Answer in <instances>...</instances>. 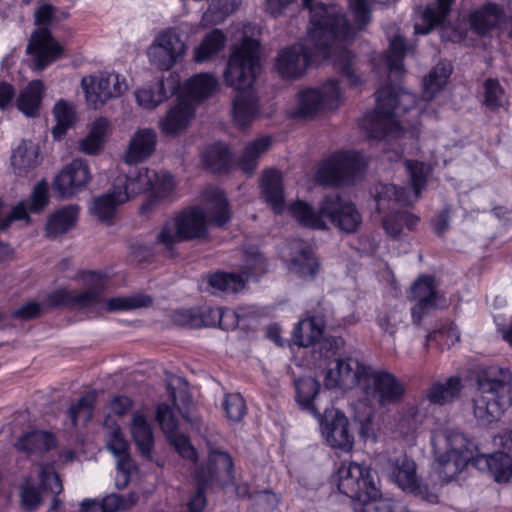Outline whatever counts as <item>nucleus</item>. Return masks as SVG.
Returning a JSON list of instances; mask_svg holds the SVG:
<instances>
[{
    "label": "nucleus",
    "mask_w": 512,
    "mask_h": 512,
    "mask_svg": "<svg viewBox=\"0 0 512 512\" xmlns=\"http://www.w3.org/2000/svg\"><path fill=\"white\" fill-rule=\"evenodd\" d=\"M448 61H440L425 77L422 99L394 85H387L376 92V107L360 120V127L369 139L383 141V151L388 161H397L408 148L407 141L414 147L420 129L417 119L426 115L422 102L432 100L447 84L452 73Z\"/></svg>",
    "instance_id": "f257e3e1"
},
{
    "label": "nucleus",
    "mask_w": 512,
    "mask_h": 512,
    "mask_svg": "<svg viewBox=\"0 0 512 512\" xmlns=\"http://www.w3.org/2000/svg\"><path fill=\"white\" fill-rule=\"evenodd\" d=\"M107 277L103 271H81L75 278L82 281L85 289L76 291L68 287H58L48 296V304L52 307L91 310L97 313L128 312L152 304V298L143 293L103 298Z\"/></svg>",
    "instance_id": "f03ea898"
},
{
    "label": "nucleus",
    "mask_w": 512,
    "mask_h": 512,
    "mask_svg": "<svg viewBox=\"0 0 512 512\" xmlns=\"http://www.w3.org/2000/svg\"><path fill=\"white\" fill-rule=\"evenodd\" d=\"M353 39L336 40L324 39L319 44L313 42L307 33L306 43H296L279 51L275 69L283 79H297L301 77L307 67L321 60H331L336 69L347 78L352 86L360 83V78L353 70L355 55L348 50L347 45Z\"/></svg>",
    "instance_id": "7ed1b4c3"
},
{
    "label": "nucleus",
    "mask_w": 512,
    "mask_h": 512,
    "mask_svg": "<svg viewBox=\"0 0 512 512\" xmlns=\"http://www.w3.org/2000/svg\"><path fill=\"white\" fill-rule=\"evenodd\" d=\"M260 43L256 39L244 38L234 45L224 71V80L229 87L238 90L233 100V120L238 127H246L259 112L258 100L251 90L261 69Z\"/></svg>",
    "instance_id": "20e7f679"
},
{
    "label": "nucleus",
    "mask_w": 512,
    "mask_h": 512,
    "mask_svg": "<svg viewBox=\"0 0 512 512\" xmlns=\"http://www.w3.org/2000/svg\"><path fill=\"white\" fill-rule=\"evenodd\" d=\"M205 212L197 206L183 210L171 222H167L157 240L173 253L174 244L180 240H193L205 238L208 234L206 217L217 227L226 225L231 219L228 200L223 191L217 187L209 186L202 194Z\"/></svg>",
    "instance_id": "39448f33"
},
{
    "label": "nucleus",
    "mask_w": 512,
    "mask_h": 512,
    "mask_svg": "<svg viewBox=\"0 0 512 512\" xmlns=\"http://www.w3.org/2000/svg\"><path fill=\"white\" fill-rule=\"evenodd\" d=\"M406 170L411 182L412 191L393 184L378 183L374 188V199L378 212L394 210L383 218V228L393 239H398L403 227L414 230L420 218L408 211L396 210L397 206H409L416 202L426 187L429 167L423 162L407 160Z\"/></svg>",
    "instance_id": "423d86ee"
},
{
    "label": "nucleus",
    "mask_w": 512,
    "mask_h": 512,
    "mask_svg": "<svg viewBox=\"0 0 512 512\" xmlns=\"http://www.w3.org/2000/svg\"><path fill=\"white\" fill-rule=\"evenodd\" d=\"M298 224L313 230H327V220L343 233H354L362 224L356 205L339 194L326 195L315 209L308 202L297 200L288 206Z\"/></svg>",
    "instance_id": "0eeeda50"
},
{
    "label": "nucleus",
    "mask_w": 512,
    "mask_h": 512,
    "mask_svg": "<svg viewBox=\"0 0 512 512\" xmlns=\"http://www.w3.org/2000/svg\"><path fill=\"white\" fill-rule=\"evenodd\" d=\"M478 391L472 399L473 414L482 423L497 420L512 405V373L491 366L477 376Z\"/></svg>",
    "instance_id": "6e6552de"
},
{
    "label": "nucleus",
    "mask_w": 512,
    "mask_h": 512,
    "mask_svg": "<svg viewBox=\"0 0 512 512\" xmlns=\"http://www.w3.org/2000/svg\"><path fill=\"white\" fill-rule=\"evenodd\" d=\"M313 0H303L304 7L310 12V39L319 44L322 39L343 40L354 39L355 29L349 23L342 8L336 4L317 3L312 4Z\"/></svg>",
    "instance_id": "1a4fd4ad"
},
{
    "label": "nucleus",
    "mask_w": 512,
    "mask_h": 512,
    "mask_svg": "<svg viewBox=\"0 0 512 512\" xmlns=\"http://www.w3.org/2000/svg\"><path fill=\"white\" fill-rule=\"evenodd\" d=\"M54 13L55 7L47 2L39 3L34 13L38 28L32 33L26 51L32 56V66L36 70H43L63 53V47L46 27L54 20Z\"/></svg>",
    "instance_id": "9d476101"
},
{
    "label": "nucleus",
    "mask_w": 512,
    "mask_h": 512,
    "mask_svg": "<svg viewBox=\"0 0 512 512\" xmlns=\"http://www.w3.org/2000/svg\"><path fill=\"white\" fill-rule=\"evenodd\" d=\"M437 461L442 466V473L453 476L462 471L473 458V443L461 432L446 429L433 437Z\"/></svg>",
    "instance_id": "9b49d317"
},
{
    "label": "nucleus",
    "mask_w": 512,
    "mask_h": 512,
    "mask_svg": "<svg viewBox=\"0 0 512 512\" xmlns=\"http://www.w3.org/2000/svg\"><path fill=\"white\" fill-rule=\"evenodd\" d=\"M366 167L367 161L360 152L339 151L320 163L315 179L322 185L348 183L360 176Z\"/></svg>",
    "instance_id": "f8f14e48"
},
{
    "label": "nucleus",
    "mask_w": 512,
    "mask_h": 512,
    "mask_svg": "<svg viewBox=\"0 0 512 512\" xmlns=\"http://www.w3.org/2000/svg\"><path fill=\"white\" fill-rule=\"evenodd\" d=\"M285 307L286 305L283 303L268 306L248 305L239 307L236 311H231L220 306L214 307L210 304H203L198 307L179 310L177 320H223L232 316L236 320L287 317L278 313V311L284 310Z\"/></svg>",
    "instance_id": "ddd939ff"
},
{
    "label": "nucleus",
    "mask_w": 512,
    "mask_h": 512,
    "mask_svg": "<svg viewBox=\"0 0 512 512\" xmlns=\"http://www.w3.org/2000/svg\"><path fill=\"white\" fill-rule=\"evenodd\" d=\"M404 383L393 373L371 366L361 382V393L381 408L400 403L405 395Z\"/></svg>",
    "instance_id": "4468645a"
},
{
    "label": "nucleus",
    "mask_w": 512,
    "mask_h": 512,
    "mask_svg": "<svg viewBox=\"0 0 512 512\" xmlns=\"http://www.w3.org/2000/svg\"><path fill=\"white\" fill-rule=\"evenodd\" d=\"M342 91L334 79H329L319 88H305L298 92V105L290 113L293 118H312L322 111L337 109L342 100Z\"/></svg>",
    "instance_id": "2eb2a0df"
},
{
    "label": "nucleus",
    "mask_w": 512,
    "mask_h": 512,
    "mask_svg": "<svg viewBox=\"0 0 512 512\" xmlns=\"http://www.w3.org/2000/svg\"><path fill=\"white\" fill-rule=\"evenodd\" d=\"M81 87L88 105L97 109L108 100L120 97L128 85L125 77L119 73L103 71L83 77Z\"/></svg>",
    "instance_id": "dca6fc26"
},
{
    "label": "nucleus",
    "mask_w": 512,
    "mask_h": 512,
    "mask_svg": "<svg viewBox=\"0 0 512 512\" xmlns=\"http://www.w3.org/2000/svg\"><path fill=\"white\" fill-rule=\"evenodd\" d=\"M186 44L174 28L160 31L147 48L151 65L161 71L172 69L185 55Z\"/></svg>",
    "instance_id": "f3484780"
},
{
    "label": "nucleus",
    "mask_w": 512,
    "mask_h": 512,
    "mask_svg": "<svg viewBox=\"0 0 512 512\" xmlns=\"http://www.w3.org/2000/svg\"><path fill=\"white\" fill-rule=\"evenodd\" d=\"M377 473L357 463H343L337 472V487L344 495L358 501L366 494H375Z\"/></svg>",
    "instance_id": "a211bd4d"
},
{
    "label": "nucleus",
    "mask_w": 512,
    "mask_h": 512,
    "mask_svg": "<svg viewBox=\"0 0 512 512\" xmlns=\"http://www.w3.org/2000/svg\"><path fill=\"white\" fill-rule=\"evenodd\" d=\"M410 298L415 302L411 308L413 320H421L425 315L447 305L438 281L431 275H421L414 281L410 288Z\"/></svg>",
    "instance_id": "6ab92c4d"
},
{
    "label": "nucleus",
    "mask_w": 512,
    "mask_h": 512,
    "mask_svg": "<svg viewBox=\"0 0 512 512\" xmlns=\"http://www.w3.org/2000/svg\"><path fill=\"white\" fill-rule=\"evenodd\" d=\"M385 471L390 480L403 491L420 496L431 503L437 501V495L421 483L417 475L416 463L407 456L389 458Z\"/></svg>",
    "instance_id": "aec40b11"
},
{
    "label": "nucleus",
    "mask_w": 512,
    "mask_h": 512,
    "mask_svg": "<svg viewBox=\"0 0 512 512\" xmlns=\"http://www.w3.org/2000/svg\"><path fill=\"white\" fill-rule=\"evenodd\" d=\"M168 394L172 400V406L165 403L158 405L156 414L157 421L168 441L174 446L176 451L183 458L196 462L198 459L196 449L190 444L189 438L178 431V421L173 410L176 406V392L171 384L168 385Z\"/></svg>",
    "instance_id": "412c9836"
},
{
    "label": "nucleus",
    "mask_w": 512,
    "mask_h": 512,
    "mask_svg": "<svg viewBox=\"0 0 512 512\" xmlns=\"http://www.w3.org/2000/svg\"><path fill=\"white\" fill-rule=\"evenodd\" d=\"M91 177L87 161L73 159L54 177L52 191L59 199H69L85 190Z\"/></svg>",
    "instance_id": "4be33fe9"
},
{
    "label": "nucleus",
    "mask_w": 512,
    "mask_h": 512,
    "mask_svg": "<svg viewBox=\"0 0 512 512\" xmlns=\"http://www.w3.org/2000/svg\"><path fill=\"white\" fill-rule=\"evenodd\" d=\"M320 421L321 433L326 443L333 449L350 452L354 445V436L350 430L348 418L337 409L324 410L323 416H316Z\"/></svg>",
    "instance_id": "5701e85b"
},
{
    "label": "nucleus",
    "mask_w": 512,
    "mask_h": 512,
    "mask_svg": "<svg viewBox=\"0 0 512 512\" xmlns=\"http://www.w3.org/2000/svg\"><path fill=\"white\" fill-rule=\"evenodd\" d=\"M370 368L371 366L362 364L352 357L339 358L335 368L327 371L324 384L328 389L357 387L361 391V382Z\"/></svg>",
    "instance_id": "b1692460"
},
{
    "label": "nucleus",
    "mask_w": 512,
    "mask_h": 512,
    "mask_svg": "<svg viewBox=\"0 0 512 512\" xmlns=\"http://www.w3.org/2000/svg\"><path fill=\"white\" fill-rule=\"evenodd\" d=\"M219 471H225L228 475H231L233 472V461L228 452L211 447L209 449L207 466H200L194 472V477L197 481V490L194 495L201 491L206 499V488L215 479Z\"/></svg>",
    "instance_id": "393cba45"
},
{
    "label": "nucleus",
    "mask_w": 512,
    "mask_h": 512,
    "mask_svg": "<svg viewBox=\"0 0 512 512\" xmlns=\"http://www.w3.org/2000/svg\"><path fill=\"white\" fill-rule=\"evenodd\" d=\"M289 270L300 278L313 279L319 270V262L311 246L303 241H293L290 245Z\"/></svg>",
    "instance_id": "a878e982"
},
{
    "label": "nucleus",
    "mask_w": 512,
    "mask_h": 512,
    "mask_svg": "<svg viewBox=\"0 0 512 512\" xmlns=\"http://www.w3.org/2000/svg\"><path fill=\"white\" fill-rule=\"evenodd\" d=\"M157 134L151 128L138 129L131 137L124 160L128 164H137L148 159L155 151Z\"/></svg>",
    "instance_id": "bb28decb"
},
{
    "label": "nucleus",
    "mask_w": 512,
    "mask_h": 512,
    "mask_svg": "<svg viewBox=\"0 0 512 512\" xmlns=\"http://www.w3.org/2000/svg\"><path fill=\"white\" fill-rule=\"evenodd\" d=\"M157 174L148 168H131L125 175L116 178L114 185H119L122 194H127V201L135 195L151 191Z\"/></svg>",
    "instance_id": "cd10ccee"
},
{
    "label": "nucleus",
    "mask_w": 512,
    "mask_h": 512,
    "mask_svg": "<svg viewBox=\"0 0 512 512\" xmlns=\"http://www.w3.org/2000/svg\"><path fill=\"white\" fill-rule=\"evenodd\" d=\"M505 22L503 8L495 3H487L469 15L471 29L479 35H487Z\"/></svg>",
    "instance_id": "c85d7f7f"
},
{
    "label": "nucleus",
    "mask_w": 512,
    "mask_h": 512,
    "mask_svg": "<svg viewBox=\"0 0 512 512\" xmlns=\"http://www.w3.org/2000/svg\"><path fill=\"white\" fill-rule=\"evenodd\" d=\"M219 89L218 79L211 73H198L187 79L181 87V96L192 102L212 97Z\"/></svg>",
    "instance_id": "c756f323"
},
{
    "label": "nucleus",
    "mask_w": 512,
    "mask_h": 512,
    "mask_svg": "<svg viewBox=\"0 0 512 512\" xmlns=\"http://www.w3.org/2000/svg\"><path fill=\"white\" fill-rule=\"evenodd\" d=\"M194 114V105L184 98H179L178 103L169 109L165 117L160 119L159 127L166 135H176L188 126Z\"/></svg>",
    "instance_id": "7c9ffc66"
},
{
    "label": "nucleus",
    "mask_w": 512,
    "mask_h": 512,
    "mask_svg": "<svg viewBox=\"0 0 512 512\" xmlns=\"http://www.w3.org/2000/svg\"><path fill=\"white\" fill-rule=\"evenodd\" d=\"M107 448L118 458L116 487L118 489H124L128 485L130 472L133 466L128 453V444L122 437L121 433L114 430L107 442Z\"/></svg>",
    "instance_id": "2f4dec72"
},
{
    "label": "nucleus",
    "mask_w": 512,
    "mask_h": 512,
    "mask_svg": "<svg viewBox=\"0 0 512 512\" xmlns=\"http://www.w3.org/2000/svg\"><path fill=\"white\" fill-rule=\"evenodd\" d=\"M79 216V206L69 204L52 213L46 223V236L57 239L68 233L76 224Z\"/></svg>",
    "instance_id": "473e14b6"
},
{
    "label": "nucleus",
    "mask_w": 512,
    "mask_h": 512,
    "mask_svg": "<svg viewBox=\"0 0 512 512\" xmlns=\"http://www.w3.org/2000/svg\"><path fill=\"white\" fill-rule=\"evenodd\" d=\"M261 191L266 203L275 214H281L285 209L282 175L278 170H266L261 179Z\"/></svg>",
    "instance_id": "72a5a7b5"
},
{
    "label": "nucleus",
    "mask_w": 512,
    "mask_h": 512,
    "mask_svg": "<svg viewBox=\"0 0 512 512\" xmlns=\"http://www.w3.org/2000/svg\"><path fill=\"white\" fill-rule=\"evenodd\" d=\"M462 389V379L458 376H452L444 382L436 381L432 383L426 390L424 399L428 400L431 404L443 406L457 399Z\"/></svg>",
    "instance_id": "f704fd0d"
},
{
    "label": "nucleus",
    "mask_w": 512,
    "mask_h": 512,
    "mask_svg": "<svg viewBox=\"0 0 512 512\" xmlns=\"http://www.w3.org/2000/svg\"><path fill=\"white\" fill-rule=\"evenodd\" d=\"M127 201V194H122L119 185H114L112 189L96 197L93 200L91 212L102 222L111 224L117 207Z\"/></svg>",
    "instance_id": "c9c22d12"
},
{
    "label": "nucleus",
    "mask_w": 512,
    "mask_h": 512,
    "mask_svg": "<svg viewBox=\"0 0 512 512\" xmlns=\"http://www.w3.org/2000/svg\"><path fill=\"white\" fill-rule=\"evenodd\" d=\"M474 465L479 469L487 468L496 482H508L512 478V458L507 453L477 456Z\"/></svg>",
    "instance_id": "e433bc0d"
},
{
    "label": "nucleus",
    "mask_w": 512,
    "mask_h": 512,
    "mask_svg": "<svg viewBox=\"0 0 512 512\" xmlns=\"http://www.w3.org/2000/svg\"><path fill=\"white\" fill-rule=\"evenodd\" d=\"M39 163V147L32 141L23 140L11 156V165L14 173L18 176H26Z\"/></svg>",
    "instance_id": "4c0bfd02"
},
{
    "label": "nucleus",
    "mask_w": 512,
    "mask_h": 512,
    "mask_svg": "<svg viewBox=\"0 0 512 512\" xmlns=\"http://www.w3.org/2000/svg\"><path fill=\"white\" fill-rule=\"evenodd\" d=\"M44 85L41 80H33L21 90L17 99L16 107L26 117L34 118L39 115Z\"/></svg>",
    "instance_id": "58836bf2"
},
{
    "label": "nucleus",
    "mask_w": 512,
    "mask_h": 512,
    "mask_svg": "<svg viewBox=\"0 0 512 512\" xmlns=\"http://www.w3.org/2000/svg\"><path fill=\"white\" fill-rule=\"evenodd\" d=\"M130 430L141 455L149 460L152 459L154 436L151 425L147 419L142 414L135 413L132 417Z\"/></svg>",
    "instance_id": "ea45409f"
},
{
    "label": "nucleus",
    "mask_w": 512,
    "mask_h": 512,
    "mask_svg": "<svg viewBox=\"0 0 512 512\" xmlns=\"http://www.w3.org/2000/svg\"><path fill=\"white\" fill-rule=\"evenodd\" d=\"M454 0H437L436 6H427L421 15L422 23L414 25L416 35H426L441 24L450 12Z\"/></svg>",
    "instance_id": "a19ab883"
},
{
    "label": "nucleus",
    "mask_w": 512,
    "mask_h": 512,
    "mask_svg": "<svg viewBox=\"0 0 512 512\" xmlns=\"http://www.w3.org/2000/svg\"><path fill=\"white\" fill-rule=\"evenodd\" d=\"M206 290L212 294L236 293L245 286V279L236 273L215 272L206 279Z\"/></svg>",
    "instance_id": "79ce46f5"
},
{
    "label": "nucleus",
    "mask_w": 512,
    "mask_h": 512,
    "mask_svg": "<svg viewBox=\"0 0 512 512\" xmlns=\"http://www.w3.org/2000/svg\"><path fill=\"white\" fill-rule=\"evenodd\" d=\"M109 126V121L103 117L93 121L87 136L79 141V149L86 154L98 153L104 145Z\"/></svg>",
    "instance_id": "37998d69"
},
{
    "label": "nucleus",
    "mask_w": 512,
    "mask_h": 512,
    "mask_svg": "<svg viewBox=\"0 0 512 512\" xmlns=\"http://www.w3.org/2000/svg\"><path fill=\"white\" fill-rule=\"evenodd\" d=\"M320 390L319 382L312 377L300 378L296 382L297 401L302 409L309 411L314 416H320L316 404V397Z\"/></svg>",
    "instance_id": "c03bdc74"
},
{
    "label": "nucleus",
    "mask_w": 512,
    "mask_h": 512,
    "mask_svg": "<svg viewBox=\"0 0 512 512\" xmlns=\"http://www.w3.org/2000/svg\"><path fill=\"white\" fill-rule=\"evenodd\" d=\"M271 144V137L263 136L246 145L239 160L241 170L245 174L251 175L258 164V159L269 149Z\"/></svg>",
    "instance_id": "a18cd8bd"
},
{
    "label": "nucleus",
    "mask_w": 512,
    "mask_h": 512,
    "mask_svg": "<svg viewBox=\"0 0 512 512\" xmlns=\"http://www.w3.org/2000/svg\"><path fill=\"white\" fill-rule=\"evenodd\" d=\"M232 155L228 147L217 142L209 145L203 153L202 160L213 173H223L228 170Z\"/></svg>",
    "instance_id": "49530a36"
},
{
    "label": "nucleus",
    "mask_w": 512,
    "mask_h": 512,
    "mask_svg": "<svg viewBox=\"0 0 512 512\" xmlns=\"http://www.w3.org/2000/svg\"><path fill=\"white\" fill-rule=\"evenodd\" d=\"M226 36L219 29L209 32L200 45L194 49V61L203 63L217 55L225 46Z\"/></svg>",
    "instance_id": "de8ad7c7"
},
{
    "label": "nucleus",
    "mask_w": 512,
    "mask_h": 512,
    "mask_svg": "<svg viewBox=\"0 0 512 512\" xmlns=\"http://www.w3.org/2000/svg\"><path fill=\"white\" fill-rule=\"evenodd\" d=\"M53 116L56 124L52 129V135L55 140H60L76 121L74 105L65 100H59L53 108Z\"/></svg>",
    "instance_id": "09e8293b"
},
{
    "label": "nucleus",
    "mask_w": 512,
    "mask_h": 512,
    "mask_svg": "<svg viewBox=\"0 0 512 512\" xmlns=\"http://www.w3.org/2000/svg\"><path fill=\"white\" fill-rule=\"evenodd\" d=\"M324 322H297L293 330V341L300 347H309L324 335Z\"/></svg>",
    "instance_id": "8fccbe9b"
},
{
    "label": "nucleus",
    "mask_w": 512,
    "mask_h": 512,
    "mask_svg": "<svg viewBox=\"0 0 512 512\" xmlns=\"http://www.w3.org/2000/svg\"><path fill=\"white\" fill-rule=\"evenodd\" d=\"M241 0H210L201 20L202 26L214 25L224 21L240 5Z\"/></svg>",
    "instance_id": "3c124183"
},
{
    "label": "nucleus",
    "mask_w": 512,
    "mask_h": 512,
    "mask_svg": "<svg viewBox=\"0 0 512 512\" xmlns=\"http://www.w3.org/2000/svg\"><path fill=\"white\" fill-rule=\"evenodd\" d=\"M168 97L163 80H158L149 87L135 92L137 104L144 109H154Z\"/></svg>",
    "instance_id": "603ef678"
},
{
    "label": "nucleus",
    "mask_w": 512,
    "mask_h": 512,
    "mask_svg": "<svg viewBox=\"0 0 512 512\" xmlns=\"http://www.w3.org/2000/svg\"><path fill=\"white\" fill-rule=\"evenodd\" d=\"M55 444L54 437L44 431H32L23 435L16 443V448L23 452L48 451Z\"/></svg>",
    "instance_id": "864d4df0"
},
{
    "label": "nucleus",
    "mask_w": 512,
    "mask_h": 512,
    "mask_svg": "<svg viewBox=\"0 0 512 512\" xmlns=\"http://www.w3.org/2000/svg\"><path fill=\"white\" fill-rule=\"evenodd\" d=\"M353 510L354 512H393L394 503L391 499L383 497L376 486L375 494H366L358 501H354Z\"/></svg>",
    "instance_id": "5fc2aeb1"
},
{
    "label": "nucleus",
    "mask_w": 512,
    "mask_h": 512,
    "mask_svg": "<svg viewBox=\"0 0 512 512\" xmlns=\"http://www.w3.org/2000/svg\"><path fill=\"white\" fill-rule=\"evenodd\" d=\"M395 0H347L350 12L353 15L355 25L358 29H363L371 21L372 3L382 6L389 5Z\"/></svg>",
    "instance_id": "6e6d98bb"
},
{
    "label": "nucleus",
    "mask_w": 512,
    "mask_h": 512,
    "mask_svg": "<svg viewBox=\"0 0 512 512\" xmlns=\"http://www.w3.org/2000/svg\"><path fill=\"white\" fill-rule=\"evenodd\" d=\"M405 53L406 43L403 37L396 35L390 39L388 51L383 57L390 72H401L403 70Z\"/></svg>",
    "instance_id": "4d7b16f0"
},
{
    "label": "nucleus",
    "mask_w": 512,
    "mask_h": 512,
    "mask_svg": "<svg viewBox=\"0 0 512 512\" xmlns=\"http://www.w3.org/2000/svg\"><path fill=\"white\" fill-rule=\"evenodd\" d=\"M485 105L495 110L507 103L506 94L497 79L488 78L484 83Z\"/></svg>",
    "instance_id": "13d9d810"
},
{
    "label": "nucleus",
    "mask_w": 512,
    "mask_h": 512,
    "mask_svg": "<svg viewBox=\"0 0 512 512\" xmlns=\"http://www.w3.org/2000/svg\"><path fill=\"white\" fill-rule=\"evenodd\" d=\"M267 270L265 259L257 250L245 252V264L240 273L245 279V282L250 278L258 277L264 274Z\"/></svg>",
    "instance_id": "bf43d9fd"
},
{
    "label": "nucleus",
    "mask_w": 512,
    "mask_h": 512,
    "mask_svg": "<svg viewBox=\"0 0 512 512\" xmlns=\"http://www.w3.org/2000/svg\"><path fill=\"white\" fill-rule=\"evenodd\" d=\"M223 408L226 417L232 422H239L247 412L244 398L239 393L227 394L224 398Z\"/></svg>",
    "instance_id": "052dcab7"
},
{
    "label": "nucleus",
    "mask_w": 512,
    "mask_h": 512,
    "mask_svg": "<svg viewBox=\"0 0 512 512\" xmlns=\"http://www.w3.org/2000/svg\"><path fill=\"white\" fill-rule=\"evenodd\" d=\"M94 402L95 394L86 393L77 401L76 404L70 407L69 415L74 426L77 425V420L80 418H82L85 422L91 419Z\"/></svg>",
    "instance_id": "680f3d73"
},
{
    "label": "nucleus",
    "mask_w": 512,
    "mask_h": 512,
    "mask_svg": "<svg viewBox=\"0 0 512 512\" xmlns=\"http://www.w3.org/2000/svg\"><path fill=\"white\" fill-rule=\"evenodd\" d=\"M424 418L425 415L419 411L418 407H408L398 422V429L404 435L412 434L422 425Z\"/></svg>",
    "instance_id": "e2e57ef3"
},
{
    "label": "nucleus",
    "mask_w": 512,
    "mask_h": 512,
    "mask_svg": "<svg viewBox=\"0 0 512 512\" xmlns=\"http://www.w3.org/2000/svg\"><path fill=\"white\" fill-rule=\"evenodd\" d=\"M52 292L53 291L47 293L43 303H38L36 301H29V302L23 304L22 306H20L19 308L13 310V312L11 313V316L13 318H19L21 320H28L30 318L41 316L46 309H55L56 307H52L48 304V296Z\"/></svg>",
    "instance_id": "0e129e2a"
},
{
    "label": "nucleus",
    "mask_w": 512,
    "mask_h": 512,
    "mask_svg": "<svg viewBox=\"0 0 512 512\" xmlns=\"http://www.w3.org/2000/svg\"><path fill=\"white\" fill-rule=\"evenodd\" d=\"M156 174L151 191L159 198L169 196L176 186L174 176L165 171L156 172Z\"/></svg>",
    "instance_id": "69168bd1"
},
{
    "label": "nucleus",
    "mask_w": 512,
    "mask_h": 512,
    "mask_svg": "<svg viewBox=\"0 0 512 512\" xmlns=\"http://www.w3.org/2000/svg\"><path fill=\"white\" fill-rule=\"evenodd\" d=\"M21 506L28 511L36 510L42 503L41 494L38 488L29 482L23 484L20 488Z\"/></svg>",
    "instance_id": "338daca9"
},
{
    "label": "nucleus",
    "mask_w": 512,
    "mask_h": 512,
    "mask_svg": "<svg viewBox=\"0 0 512 512\" xmlns=\"http://www.w3.org/2000/svg\"><path fill=\"white\" fill-rule=\"evenodd\" d=\"M40 482L45 490L55 495H59L63 490L62 482L58 474L48 465L40 466Z\"/></svg>",
    "instance_id": "774afa93"
}]
</instances>
